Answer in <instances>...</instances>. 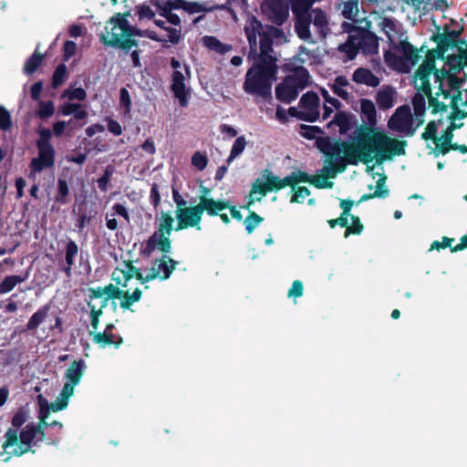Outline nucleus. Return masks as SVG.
<instances>
[{
    "label": "nucleus",
    "mask_w": 467,
    "mask_h": 467,
    "mask_svg": "<svg viewBox=\"0 0 467 467\" xmlns=\"http://www.w3.org/2000/svg\"><path fill=\"white\" fill-rule=\"evenodd\" d=\"M406 141L391 138L384 132L370 128L361 127L352 142H335L326 151L322 173L328 178H335L338 171H343L344 155L350 163L361 161L365 164L390 160L394 156L405 153Z\"/></svg>",
    "instance_id": "f257e3e1"
},
{
    "label": "nucleus",
    "mask_w": 467,
    "mask_h": 467,
    "mask_svg": "<svg viewBox=\"0 0 467 467\" xmlns=\"http://www.w3.org/2000/svg\"><path fill=\"white\" fill-rule=\"evenodd\" d=\"M432 70L433 59L431 57L424 60L415 73L414 84L418 90L427 95L432 112H446L448 108L451 109L447 115L450 125L434 142L435 148L445 153L449 150L452 131L462 126V123H456V119H462L465 117L458 109L462 81L459 78H444L442 73H432Z\"/></svg>",
    "instance_id": "f03ea898"
},
{
    "label": "nucleus",
    "mask_w": 467,
    "mask_h": 467,
    "mask_svg": "<svg viewBox=\"0 0 467 467\" xmlns=\"http://www.w3.org/2000/svg\"><path fill=\"white\" fill-rule=\"evenodd\" d=\"M433 59L432 73H442L444 78L455 75L467 67V42L458 39L456 34L439 36L437 47L429 51L424 60Z\"/></svg>",
    "instance_id": "7ed1b4c3"
},
{
    "label": "nucleus",
    "mask_w": 467,
    "mask_h": 467,
    "mask_svg": "<svg viewBox=\"0 0 467 467\" xmlns=\"http://www.w3.org/2000/svg\"><path fill=\"white\" fill-rule=\"evenodd\" d=\"M85 364L82 360L74 361L66 372L67 382L65 383L59 396L55 402L48 403L47 400L38 395L39 420L40 423L37 427H31V442L34 441H42L45 437L43 427L48 425L58 426L62 428V424L58 421H47L51 411L57 412L67 408L68 400L74 394V388L80 382L84 374Z\"/></svg>",
    "instance_id": "20e7f679"
},
{
    "label": "nucleus",
    "mask_w": 467,
    "mask_h": 467,
    "mask_svg": "<svg viewBox=\"0 0 467 467\" xmlns=\"http://www.w3.org/2000/svg\"><path fill=\"white\" fill-rule=\"evenodd\" d=\"M245 36L249 44L248 58L269 59L272 56L273 39L283 37L282 30L271 26H264L254 16H248L244 27Z\"/></svg>",
    "instance_id": "39448f33"
},
{
    "label": "nucleus",
    "mask_w": 467,
    "mask_h": 467,
    "mask_svg": "<svg viewBox=\"0 0 467 467\" xmlns=\"http://www.w3.org/2000/svg\"><path fill=\"white\" fill-rule=\"evenodd\" d=\"M424 93H417L412 99L414 115L412 116L410 106L399 107L388 122L389 128L406 137L415 134L417 129L423 124L426 111V97Z\"/></svg>",
    "instance_id": "423d86ee"
},
{
    "label": "nucleus",
    "mask_w": 467,
    "mask_h": 467,
    "mask_svg": "<svg viewBox=\"0 0 467 467\" xmlns=\"http://www.w3.org/2000/svg\"><path fill=\"white\" fill-rule=\"evenodd\" d=\"M276 59H260L245 74L244 90L250 95H257L263 98L271 96L272 84L275 80L277 67Z\"/></svg>",
    "instance_id": "0eeeda50"
},
{
    "label": "nucleus",
    "mask_w": 467,
    "mask_h": 467,
    "mask_svg": "<svg viewBox=\"0 0 467 467\" xmlns=\"http://www.w3.org/2000/svg\"><path fill=\"white\" fill-rule=\"evenodd\" d=\"M229 207L227 201H215L213 198L201 196L197 205L184 207V209H176L177 218L176 231H181L188 227H194L201 230V221L202 213L206 212L209 215L214 216Z\"/></svg>",
    "instance_id": "6e6552de"
},
{
    "label": "nucleus",
    "mask_w": 467,
    "mask_h": 467,
    "mask_svg": "<svg viewBox=\"0 0 467 467\" xmlns=\"http://www.w3.org/2000/svg\"><path fill=\"white\" fill-rule=\"evenodd\" d=\"M138 31L140 30L129 24L127 15L118 14L107 23L99 38L105 46L130 49L136 45L131 37L138 36Z\"/></svg>",
    "instance_id": "1a4fd4ad"
},
{
    "label": "nucleus",
    "mask_w": 467,
    "mask_h": 467,
    "mask_svg": "<svg viewBox=\"0 0 467 467\" xmlns=\"http://www.w3.org/2000/svg\"><path fill=\"white\" fill-rule=\"evenodd\" d=\"M142 292L136 288L131 294L128 291L120 290L117 285L109 284L105 286L89 289V301L88 305L96 306L94 310L102 313L103 308L108 306L109 299H120V307L129 309L134 303L138 302L141 297Z\"/></svg>",
    "instance_id": "9d476101"
},
{
    "label": "nucleus",
    "mask_w": 467,
    "mask_h": 467,
    "mask_svg": "<svg viewBox=\"0 0 467 467\" xmlns=\"http://www.w3.org/2000/svg\"><path fill=\"white\" fill-rule=\"evenodd\" d=\"M387 65L399 72L408 73L419 62L420 55L419 50L409 42L407 36L399 37V41L391 44L389 49L385 52Z\"/></svg>",
    "instance_id": "9b49d317"
},
{
    "label": "nucleus",
    "mask_w": 467,
    "mask_h": 467,
    "mask_svg": "<svg viewBox=\"0 0 467 467\" xmlns=\"http://www.w3.org/2000/svg\"><path fill=\"white\" fill-rule=\"evenodd\" d=\"M370 27L351 28L348 40L339 46V50L348 55V59H353L358 51L364 54H374L378 52V37L370 30Z\"/></svg>",
    "instance_id": "f8f14e48"
},
{
    "label": "nucleus",
    "mask_w": 467,
    "mask_h": 467,
    "mask_svg": "<svg viewBox=\"0 0 467 467\" xmlns=\"http://www.w3.org/2000/svg\"><path fill=\"white\" fill-rule=\"evenodd\" d=\"M309 84L310 76L308 71L305 67H298L276 86L275 96L279 100L290 103Z\"/></svg>",
    "instance_id": "ddd939ff"
},
{
    "label": "nucleus",
    "mask_w": 467,
    "mask_h": 467,
    "mask_svg": "<svg viewBox=\"0 0 467 467\" xmlns=\"http://www.w3.org/2000/svg\"><path fill=\"white\" fill-rule=\"evenodd\" d=\"M171 67L173 69L171 75V91L174 97L179 99L180 105L186 107L191 92L190 80L192 73L190 67L185 63H181L174 57L171 60Z\"/></svg>",
    "instance_id": "4468645a"
},
{
    "label": "nucleus",
    "mask_w": 467,
    "mask_h": 467,
    "mask_svg": "<svg viewBox=\"0 0 467 467\" xmlns=\"http://www.w3.org/2000/svg\"><path fill=\"white\" fill-rule=\"evenodd\" d=\"M3 452L0 456L7 462L12 456H20L29 451V428L26 425L21 431L8 430L5 433V441L3 444Z\"/></svg>",
    "instance_id": "2eb2a0df"
},
{
    "label": "nucleus",
    "mask_w": 467,
    "mask_h": 467,
    "mask_svg": "<svg viewBox=\"0 0 467 467\" xmlns=\"http://www.w3.org/2000/svg\"><path fill=\"white\" fill-rule=\"evenodd\" d=\"M37 133L39 134V139L36 142L38 156L31 160V171H41L54 165L55 151L49 143L52 137L51 130L46 128H38Z\"/></svg>",
    "instance_id": "dca6fc26"
},
{
    "label": "nucleus",
    "mask_w": 467,
    "mask_h": 467,
    "mask_svg": "<svg viewBox=\"0 0 467 467\" xmlns=\"http://www.w3.org/2000/svg\"><path fill=\"white\" fill-rule=\"evenodd\" d=\"M359 1L358 0H341L340 9L342 16L350 20L352 23H344L342 25L343 29L348 31L351 28H364V27H371V20H368L367 17H364V12H360L359 10Z\"/></svg>",
    "instance_id": "f3484780"
},
{
    "label": "nucleus",
    "mask_w": 467,
    "mask_h": 467,
    "mask_svg": "<svg viewBox=\"0 0 467 467\" xmlns=\"http://www.w3.org/2000/svg\"><path fill=\"white\" fill-rule=\"evenodd\" d=\"M154 24L159 27L158 31L151 29L140 30L137 32L138 36L148 37L158 42L177 43L181 37V28L167 26V21L155 19Z\"/></svg>",
    "instance_id": "a211bd4d"
},
{
    "label": "nucleus",
    "mask_w": 467,
    "mask_h": 467,
    "mask_svg": "<svg viewBox=\"0 0 467 467\" xmlns=\"http://www.w3.org/2000/svg\"><path fill=\"white\" fill-rule=\"evenodd\" d=\"M298 110L290 108L291 115L306 121H315L319 117V98L315 92L304 94L299 101Z\"/></svg>",
    "instance_id": "6ab92c4d"
},
{
    "label": "nucleus",
    "mask_w": 467,
    "mask_h": 467,
    "mask_svg": "<svg viewBox=\"0 0 467 467\" xmlns=\"http://www.w3.org/2000/svg\"><path fill=\"white\" fill-rule=\"evenodd\" d=\"M321 0H289L293 14L296 16L295 28L299 37L309 38L306 11L310 9L314 3Z\"/></svg>",
    "instance_id": "aec40b11"
},
{
    "label": "nucleus",
    "mask_w": 467,
    "mask_h": 467,
    "mask_svg": "<svg viewBox=\"0 0 467 467\" xmlns=\"http://www.w3.org/2000/svg\"><path fill=\"white\" fill-rule=\"evenodd\" d=\"M306 22H307V31L309 35V38H303L300 37L302 40L307 42V43H314L315 40L313 39L311 33H310V24L312 23L314 26L317 28L319 36L321 37H325L329 30L328 27V20L327 17V15L324 11L321 9L316 8L310 9L306 11Z\"/></svg>",
    "instance_id": "412c9836"
},
{
    "label": "nucleus",
    "mask_w": 467,
    "mask_h": 467,
    "mask_svg": "<svg viewBox=\"0 0 467 467\" xmlns=\"http://www.w3.org/2000/svg\"><path fill=\"white\" fill-rule=\"evenodd\" d=\"M261 9L276 25H282L288 17V5L284 0H264Z\"/></svg>",
    "instance_id": "4be33fe9"
},
{
    "label": "nucleus",
    "mask_w": 467,
    "mask_h": 467,
    "mask_svg": "<svg viewBox=\"0 0 467 467\" xmlns=\"http://www.w3.org/2000/svg\"><path fill=\"white\" fill-rule=\"evenodd\" d=\"M176 262L172 259L163 256L161 260L156 261L153 265L149 269L144 275L142 274V278L140 282L144 284L145 282L153 280L155 278L160 279H167L172 271L175 268Z\"/></svg>",
    "instance_id": "5701e85b"
},
{
    "label": "nucleus",
    "mask_w": 467,
    "mask_h": 467,
    "mask_svg": "<svg viewBox=\"0 0 467 467\" xmlns=\"http://www.w3.org/2000/svg\"><path fill=\"white\" fill-rule=\"evenodd\" d=\"M378 26L383 31L389 41V46L396 41H399V37H404L406 35L400 32V27L397 23L390 18L379 16L378 14L371 15Z\"/></svg>",
    "instance_id": "b1692460"
},
{
    "label": "nucleus",
    "mask_w": 467,
    "mask_h": 467,
    "mask_svg": "<svg viewBox=\"0 0 467 467\" xmlns=\"http://www.w3.org/2000/svg\"><path fill=\"white\" fill-rule=\"evenodd\" d=\"M132 277L137 278L140 281L142 278V274L140 272L138 268L133 266L130 263L124 262L121 266L116 268L112 275V280L119 285L127 286V283Z\"/></svg>",
    "instance_id": "393cba45"
},
{
    "label": "nucleus",
    "mask_w": 467,
    "mask_h": 467,
    "mask_svg": "<svg viewBox=\"0 0 467 467\" xmlns=\"http://www.w3.org/2000/svg\"><path fill=\"white\" fill-rule=\"evenodd\" d=\"M170 234H163L159 231L154 232V234L149 238L147 242V251L150 253L154 250H159L164 253L170 252Z\"/></svg>",
    "instance_id": "a878e982"
},
{
    "label": "nucleus",
    "mask_w": 467,
    "mask_h": 467,
    "mask_svg": "<svg viewBox=\"0 0 467 467\" xmlns=\"http://www.w3.org/2000/svg\"><path fill=\"white\" fill-rule=\"evenodd\" d=\"M257 181H261V184L267 192L283 189L288 185V183H286L285 177L281 179L278 176L274 175L269 170H265L261 176L257 178Z\"/></svg>",
    "instance_id": "bb28decb"
},
{
    "label": "nucleus",
    "mask_w": 467,
    "mask_h": 467,
    "mask_svg": "<svg viewBox=\"0 0 467 467\" xmlns=\"http://www.w3.org/2000/svg\"><path fill=\"white\" fill-rule=\"evenodd\" d=\"M112 328H113V325L109 324L103 332H95V333L90 332L93 341L96 344H99L100 347H103V348L106 346L112 345V344H114L116 346H119L122 342V338L121 337L117 338L115 336H113L111 333Z\"/></svg>",
    "instance_id": "cd10ccee"
},
{
    "label": "nucleus",
    "mask_w": 467,
    "mask_h": 467,
    "mask_svg": "<svg viewBox=\"0 0 467 467\" xmlns=\"http://www.w3.org/2000/svg\"><path fill=\"white\" fill-rule=\"evenodd\" d=\"M78 253V244L74 241H69L66 246L65 263L62 265V270L66 273L67 277L71 276L72 266L75 264V258Z\"/></svg>",
    "instance_id": "c85d7f7f"
},
{
    "label": "nucleus",
    "mask_w": 467,
    "mask_h": 467,
    "mask_svg": "<svg viewBox=\"0 0 467 467\" xmlns=\"http://www.w3.org/2000/svg\"><path fill=\"white\" fill-rule=\"evenodd\" d=\"M353 80L359 84H365L370 87H377L379 84V78L370 70L366 68H358L353 74Z\"/></svg>",
    "instance_id": "c756f323"
},
{
    "label": "nucleus",
    "mask_w": 467,
    "mask_h": 467,
    "mask_svg": "<svg viewBox=\"0 0 467 467\" xmlns=\"http://www.w3.org/2000/svg\"><path fill=\"white\" fill-rule=\"evenodd\" d=\"M396 91L391 87H384L377 94V103L379 108L386 109L394 105Z\"/></svg>",
    "instance_id": "7c9ffc66"
},
{
    "label": "nucleus",
    "mask_w": 467,
    "mask_h": 467,
    "mask_svg": "<svg viewBox=\"0 0 467 467\" xmlns=\"http://www.w3.org/2000/svg\"><path fill=\"white\" fill-rule=\"evenodd\" d=\"M331 88L333 92L341 99L346 100L349 99V89L351 86L346 77H337Z\"/></svg>",
    "instance_id": "2f4dec72"
},
{
    "label": "nucleus",
    "mask_w": 467,
    "mask_h": 467,
    "mask_svg": "<svg viewBox=\"0 0 467 467\" xmlns=\"http://www.w3.org/2000/svg\"><path fill=\"white\" fill-rule=\"evenodd\" d=\"M59 112L63 116L73 114L77 119H83L88 116L87 111L78 103H65L60 106Z\"/></svg>",
    "instance_id": "473e14b6"
},
{
    "label": "nucleus",
    "mask_w": 467,
    "mask_h": 467,
    "mask_svg": "<svg viewBox=\"0 0 467 467\" xmlns=\"http://www.w3.org/2000/svg\"><path fill=\"white\" fill-rule=\"evenodd\" d=\"M267 192L261 184V181L258 182L257 179L253 183L252 189L247 197L248 201L244 206L245 209L249 210L251 205L255 202H260L265 195Z\"/></svg>",
    "instance_id": "72a5a7b5"
},
{
    "label": "nucleus",
    "mask_w": 467,
    "mask_h": 467,
    "mask_svg": "<svg viewBox=\"0 0 467 467\" xmlns=\"http://www.w3.org/2000/svg\"><path fill=\"white\" fill-rule=\"evenodd\" d=\"M336 125L338 127L340 134H346L351 128V118L345 112L336 113L332 121L328 123V127Z\"/></svg>",
    "instance_id": "f704fd0d"
},
{
    "label": "nucleus",
    "mask_w": 467,
    "mask_h": 467,
    "mask_svg": "<svg viewBox=\"0 0 467 467\" xmlns=\"http://www.w3.org/2000/svg\"><path fill=\"white\" fill-rule=\"evenodd\" d=\"M203 45L210 50L219 54H225L232 49V46L222 43L214 36H206L202 38Z\"/></svg>",
    "instance_id": "c9c22d12"
},
{
    "label": "nucleus",
    "mask_w": 467,
    "mask_h": 467,
    "mask_svg": "<svg viewBox=\"0 0 467 467\" xmlns=\"http://www.w3.org/2000/svg\"><path fill=\"white\" fill-rule=\"evenodd\" d=\"M360 107L364 121L367 122L368 125H375L377 119L376 109L373 102L368 99H363L361 101Z\"/></svg>",
    "instance_id": "e433bc0d"
},
{
    "label": "nucleus",
    "mask_w": 467,
    "mask_h": 467,
    "mask_svg": "<svg viewBox=\"0 0 467 467\" xmlns=\"http://www.w3.org/2000/svg\"><path fill=\"white\" fill-rule=\"evenodd\" d=\"M158 229L157 231L170 234L172 231L173 217L170 213L161 212L160 216L157 218Z\"/></svg>",
    "instance_id": "4c0bfd02"
},
{
    "label": "nucleus",
    "mask_w": 467,
    "mask_h": 467,
    "mask_svg": "<svg viewBox=\"0 0 467 467\" xmlns=\"http://www.w3.org/2000/svg\"><path fill=\"white\" fill-rule=\"evenodd\" d=\"M55 113V105L52 101L38 102V106L35 111V115L41 119H47Z\"/></svg>",
    "instance_id": "58836bf2"
},
{
    "label": "nucleus",
    "mask_w": 467,
    "mask_h": 467,
    "mask_svg": "<svg viewBox=\"0 0 467 467\" xmlns=\"http://www.w3.org/2000/svg\"><path fill=\"white\" fill-rule=\"evenodd\" d=\"M247 145L246 139L244 136H239L234 142L230 155L227 158V164H230L234 159L240 156Z\"/></svg>",
    "instance_id": "ea45409f"
},
{
    "label": "nucleus",
    "mask_w": 467,
    "mask_h": 467,
    "mask_svg": "<svg viewBox=\"0 0 467 467\" xmlns=\"http://www.w3.org/2000/svg\"><path fill=\"white\" fill-rule=\"evenodd\" d=\"M404 4L411 7L419 16L429 11L431 0H402Z\"/></svg>",
    "instance_id": "a19ab883"
},
{
    "label": "nucleus",
    "mask_w": 467,
    "mask_h": 467,
    "mask_svg": "<svg viewBox=\"0 0 467 467\" xmlns=\"http://www.w3.org/2000/svg\"><path fill=\"white\" fill-rule=\"evenodd\" d=\"M385 181H386L385 176L380 177L377 182L376 191L372 194H369V195L364 194L361 197L360 202L368 200L370 198H375V197H378V198L387 197L389 195V190L385 186Z\"/></svg>",
    "instance_id": "79ce46f5"
},
{
    "label": "nucleus",
    "mask_w": 467,
    "mask_h": 467,
    "mask_svg": "<svg viewBox=\"0 0 467 467\" xmlns=\"http://www.w3.org/2000/svg\"><path fill=\"white\" fill-rule=\"evenodd\" d=\"M442 124H444V121L442 119H440L437 121L436 120L430 121L425 129V131L422 133V138L426 140H433V142H435L436 139H438V137H436L438 127L441 126Z\"/></svg>",
    "instance_id": "37998d69"
},
{
    "label": "nucleus",
    "mask_w": 467,
    "mask_h": 467,
    "mask_svg": "<svg viewBox=\"0 0 467 467\" xmlns=\"http://www.w3.org/2000/svg\"><path fill=\"white\" fill-rule=\"evenodd\" d=\"M62 98L67 99L68 100H85L87 93L82 88H69L64 90Z\"/></svg>",
    "instance_id": "c03bdc74"
},
{
    "label": "nucleus",
    "mask_w": 467,
    "mask_h": 467,
    "mask_svg": "<svg viewBox=\"0 0 467 467\" xmlns=\"http://www.w3.org/2000/svg\"><path fill=\"white\" fill-rule=\"evenodd\" d=\"M263 221V217H261L254 212H251L250 214L244 221L245 230L247 231L248 234H252L254 230L256 227H258Z\"/></svg>",
    "instance_id": "a18cd8bd"
},
{
    "label": "nucleus",
    "mask_w": 467,
    "mask_h": 467,
    "mask_svg": "<svg viewBox=\"0 0 467 467\" xmlns=\"http://www.w3.org/2000/svg\"><path fill=\"white\" fill-rule=\"evenodd\" d=\"M311 177L302 171H293L291 174L285 176V181L288 185L293 186L296 183L303 182H310Z\"/></svg>",
    "instance_id": "49530a36"
},
{
    "label": "nucleus",
    "mask_w": 467,
    "mask_h": 467,
    "mask_svg": "<svg viewBox=\"0 0 467 467\" xmlns=\"http://www.w3.org/2000/svg\"><path fill=\"white\" fill-rule=\"evenodd\" d=\"M208 164V158L204 152L195 151L192 156V165L198 171H203Z\"/></svg>",
    "instance_id": "de8ad7c7"
},
{
    "label": "nucleus",
    "mask_w": 467,
    "mask_h": 467,
    "mask_svg": "<svg viewBox=\"0 0 467 467\" xmlns=\"http://www.w3.org/2000/svg\"><path fill=\"white\" fill-rule=\"evenodd\" d=\"M349 221L344 234L345 237H348L350 234H359L363 230V225L358 217L352 215L349 217Z\"/></svg>",
    "instance_id": "09e8293b"
},
{
    "label": "nucleus",
    "mask_w": 467,
    "mask_h": 467,
    "mask_svg": "<svg viewBox=\"0 0 467 467\" xmlns=\"http://www.w3.org/2000/svg\"><path fill=\"white\" fill-rule=\"evenodd\" d=\"M310 183L319 189L332 188L334 184L332 182H329L328 177L323 173L312 176Z\"/></svg>",
    "instance_id": "8fccbe9b"
},
{
    "label": "nucleus",
    "mask_w": 467,
    "mask_h": 467,
    "mask_svg": "<svg viewBox=\"0 0 467 467\" xmlns=\"http://www.w3.org/2000/svg\"><path fill=\"white\" fill-rule=\"evenodd\" d=\"M300 134L306 139L313 140L318 138L322 134V130L316 126L302 125Z\"/></svg>",
    "instance_id": "3c124183"
},
{
    "label": "nucleus",
    "mask_w": 467,
    "mask_h": 467,
    "mask_svg": "<svg viewBox=\"0 0 467 467\" xmlns=\"http://www.w3.org/2000/svg\"><path fill=\"white\" fill-rule=\"evenodd\" d=\"M21 280L17 276H7L0 284V294H5L11 291Z\"/></svg>",
    "instance_id": "603ef678"
},
{
    "label": "nucleus",
    "mask_w": 467,
    "mask_h": 467,
    "mask_svg": "<svg viewBox=\"0 0 467 467\" xmlns=\"http://www.w3.org/2000/svg\"><path fill=\"white\" fill-rule=\"evenodd\" d=\"M67 75V67L63 64L59 65L53 75V87L57 88L58 87L65 79Z\"/></svg>",
    "instance_id": "864d4df0"
},
{
    "label": "nucleus",
    "mask_w": 467,
    "mask_h": 467,
    "mask_svg": "<svg viewBox=\"0 0 467 467\" xmlns=\"http://www.w3.org/2000/svg\"><path fill=\"white\" fill-rule=\"evenodd\" d=\"M136 14L138 15L140 20H150L155 16L153 10L145 5H138L136 7Z\"/></svg>",
    "instance_id": "5fc2aeb1"
},
{
    "label": "nucleus",
    "mask_w": 467,
    "mask_h": 467,
    "mask_svg": "<svg viewBox=\"0 0 467 467\" xmlns=\"http://www.w3.org/2000/svg\"><path fill=\"white\" fill-rule=\"evenodd\" d=\"M293 190L295 193L291 198V202H303L305 198L310 194V191L306 187H298L296 190L293 187Z\"/></svg>",
    "instance_id": "6e6d98bb"
},
{
    "label": "nucleus",
    "mask_w": 467,
    "mask_h": 467,
    "mask_svg": "<svg viewBox=\"0 0 467 467\" xmlns=\"http://www.w3.org/2000/svg\"><path fill=\"white\" fill-rule=\"evenodd\" d=\"M12 125L10 113L0 106V129L6 130Z\"/></svg>",
    "instance_id": "4d7b16f0"
},
{
    "label": "nucleus",
    "mask_w": 467,
    "mask_h": 467,
    "mask_svg": "<svg viewBox=\"0 0 467 467\" xmlns=\"http://www.w3.org/2000/svg\"><path fill=\"white\" fill-rule=\"evenodd\" d=\"M48 306H44L31 317V328L38 326L47 317Z\"/></svg>",
    "instance_id": "13d9d810"
},
{
    "label": "nucleus",
    "mask_w": 467,
    "mask_h": 467,
    "mask_svg": "<svg viewBox=\"0 0 467 467\" xmlns=\"http://www.w3.org/2000/svg\"><path fill=\"white\" fill-rule=\"evenodd\" d=\"M27 414L26 411L20 410L18 411L13 418L12 425L13 428L10 430H17L19 431V428L26 421Z\"/></svg>",
    "instance_id": "bf43d9fd"
},
{
    "label": "nucleus",
    "mask_w": 467,
    "mask_h": 467,
    "mask_svg": "<svg viewBox=\"0 0 467 467\" xmlns=\"http://www.w3.org/2000/svg\"><path fill=\"white\" fill-rule=\"evenodd\" d=\"M303 284L299 280H296L293 282L292 286L288 291L289 297H299L303 295Z\"/></svg>",
    "instance_id": "052dcab7"
},
{
    "label": "nucleus",
    "mask_w": 467,
    "mask_h": 467,
    "mask_svg": "<svg viewBox=\"0 0 467 467\" xmlns=\"http://www.w3.org/2000/svg\"><path fill=\"white\" fill-rule=\"evenodd\" d=\"M111 175H112V170L109 167H108L105 170L103 176H101L98 180V184L101 191H103V192L107 191L108 183L110 181Z\"/></svg>",
    "instance_id": "680f3d73"
},
{
    "label": "nucleus",
    "mask_w": 467,
    "mask_h": 467,
    "mask_svg": "<svg viewBox=\"0 0 467 467\" xmlns=\"http://www.w3.org/2000/svg\"><path fill=\"white\" fill-rule=\"evenodd\" d=\"M120 105L124 107L125 113H129L130 110L131 99L129 94V91L122 88L120 89Z\"/></svg>",
    "instance_id": "e2e57ef3"
},
{
    "label": "nucleus",
    "mask_w": 467,
    "mask_h": 467,
    "mask_svg": "<svg viewBox=\"0 0 467 467\" xmlns=\"http://www.w3.org/2000/svg\"><path fill=\"white\" fill-rule=\"evenodd\" d=\"M94 308H96V306L92 305L90 308V323L93 329L91 332L93 333L98 330L99 317L102 315V313L94 310Z\"/></svg>",
    "instance_id": "0e129e2a"
},
{
    "label": "nucleus",
    "mask_w": 467,
    "mask_h": 467,
    "mask_svg": "<svg viewBox=\"0 0 467 467\" xmlns=\"http://www.w3.org/2000/svg\"><path fill=\"white\" fill-rule=\"evenodd\" d=\"M77 50V45L73 41H66L64 45V57L66 60H68L72 56L75 55Z\"/></svg>",
    "instance_id": "69168bd1"
},
{
    "label": "nucleus",
    "mask_w": 467,
    "mask_h": 467,
    "mask_svg": "<svg viewBox=\"0 0 467 467\" xmlns=\"http://www.w3.org/2000/svg\"><path fill=\"white\" fill-rule=\"evenodd\" d=\"M113 213L118 214L125 219L127 223H130V214L126 209V207L121 203H115L112 206Z\"/></svg>",
    "instance_id": "338daca9"
},
{
    "label": "nucleus",
    "mask_w": 467,
    "mask_h": 467,
    "mask_svg": "<svg viewBox=\"0 0 467 467\" xmlns=\"http://www.w3.org/2000/svg\"><path fill=\"white\" fill-rule=\"evenodd\" d=\"M108 130L115 136H119L122 133L120 124L118 121L111 119H108Z\"/></svg>",
    "instance_id": "774afa93"
}]
</instances>
